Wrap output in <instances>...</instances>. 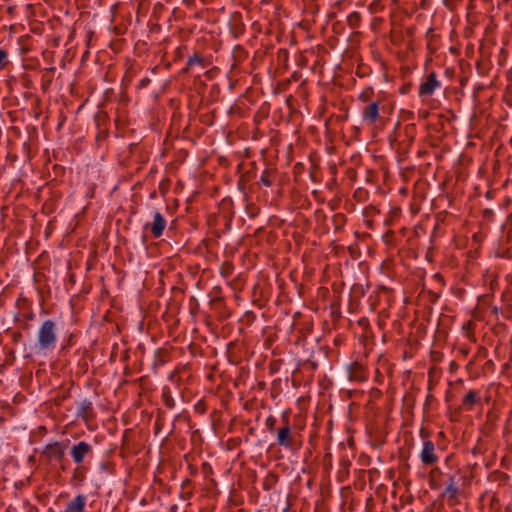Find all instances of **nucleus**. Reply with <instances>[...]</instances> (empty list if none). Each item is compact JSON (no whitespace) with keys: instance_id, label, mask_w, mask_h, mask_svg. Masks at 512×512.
Masks as SVG:
<instances>
[{"instance_id":"f257e3e1","label":"nucleus","mask_w":512,"mask_h":512,"mask_svg":"<svg viewBox=\"0 0 512 512\" xmlns=\"http://www.w3.org/2000/svg\"><path fill=\"white\" fill-rule=\"evenodd\" d=\"M56 324L54 321L45 320L38 332V346L41 350L53 349L56 345Z\"/></svg>"},{"instance_id":"f03ea898","label":"nucleus","mask_w":512,"mask_h":512,"mask_svg":"<svg viewBox=\"0 0 512 512\" xmlns=\"http://www.w3.org/2000/svg\"><path fill=\"white\" fill-rule=\"evenodd\" d=\"M199 298L202 304H207L211 310L218 313L221 317L229 314L226 310L225 299L221 295V290H212L207 295H200Z\"/></svg>"},{"instance_id":"7ed1b4c3","label":"nucleus","mask_w":512,"mask_h":512,"mask_svg":"<svg viewBox=\"0 0 512 512\" xmlns=\"http://www.w3.org/2000/svg\"><path fill=\"white\" fill-rule=\"evenodd\" d=\"M284 425L277 430V444L286 449H292L294 445V436L290 428L289 416L284 413L282 415Z\"/></svg>"},{"instance_id":"20e7f679","label":"nucleus","mask_w":512,"mask_h":512,"mask_svg":"<svg viewBox=\"0 0 512 512\" xmlns=\"http://www.w3.org/2000/svg\"><path fill=\"white\" fill-rule=\"evenodd\" d=\"M441 86L435 72L429 73L419 86V97L431 96Z\"/></svg>"},{"instance_id":"39448f33","label":"nucleus","mask_w":512,"mask_h":512,"mask_svg":"<svg viewBox=\"0 0 512 512\" xmlns=\"http://www.w3.org/2000/svg\"><path fill=\"white\" fill-rule=\"evenodd\" d=\"M92 450L93 448L89 443L80 441L71 447L70 455L74 463L81 465L84 462L85 457L92 453Z\"/></svg>"},{"instance_id":"423d86ee","label":"nucleus","mask_w":512,"mask_h":512,"mask_svg":"<svg viewBox=\"0 0 512 512\" xmlns=\"http://www.w3.org/2000/svg\"><path fill=\"white\" fill-rule=\"evenodd\" d=\"M66 446L61 442L47 444L42 452V457L48 461H62Z\"/></svg>"},{"instance_id":"0eeeda50","label":"nucleus","mask_w":512,"mask_h":512,"mask_svg":"<svg viewBox=\"0 0 512 512\" xmlns=\"http://www.w3.org/2000/svg\"><path fill=\"white\" fill-rule=\"evenodd\" d=\"M435 450V444L431 440L424 441L420 453V460L424 465L431 466L438 461L439 458Z\"/></svg>"},{"instance_id":"6e6552de","label":"nucleus","mask_w":512,"mask_h":512,"mask_svg":"<svg viewBox=\"0 0 512 512\" xmlns=\"http://www.w3.org/2000/svg\"><path fill=\"white\" fill-rule=\"evenodd\" d=\"M211 65L209 58L202 56L200 53L195 52L190 56L186 62V66L181 69L180 73H188L195 66L204 69Z\"/></svg>"},{"instance_id":"1a4fd4ad","label":"nucleus","mask_w":512,"mask_h":512,"mask_svg":"<svg viewBox=\"0 0 512 512\" xmlns=\"http://www.w3.org/2000/svg\"><path fill=\"white\" fill-rule=\"evenodd\" d=\"M166 225V219L157 211L154 213L153 221L151 223H147L146 227L150 228V232L154 238H160L163 235Z\"/></svg>"},{"instance_id":"9d476101","label":"nucleus","mask_w":512,"mask_h":512,"mask_svg":"<svg viewBox=\"0 0 512 512\" xmlns=\"http://www.w3.org/2000/svg\"><path fill=\"white\" fill-rule=\"evenodd\" d=\"M481 402L479 391L471 389L464 396L460 409L463 411H471L476 404Z\"/></svg>"},{"instance_id":"9b49d317","label":"nucleus","mask_w":512,"mask_h":512,"mask_svg":"<svg viewBox=\"0 0 512 512\" xmlns=\"http://www.w3.org/2000/svg\"><path fill=\"white\" fill-rule=\"evenodd\" d=\"M77 416L83 419L86 423L95 417L93 404L90 400L84 399L78 406Z\"/></svg>"},{"instance_id":"f8f14e48","label":"nucleus","mask_w":512,"mask_h":512,"mask_svg":"<svg viewBox=\"0 0 512 512\" xmlns=\"http://www.w3.org/2000/svg\"><path fill=\"white\" fill-rule=\"evenodd\" d=\"M379 117V104L377 102L368 104L362 111L363 120L369 124H374Z\"/></svg>"},{"instance_id":"ddd939ff","label":"nucleus","mask_w":512,"mask_h":512,"mask_svg":"<svg viewBox=\"0 0 512 512\" xmlns=\"http://www.w3.org/2000/svg\"><path fill=\"white\" fill-rule=\"evenodd\" d=\"M349 378L356 381H365L367 379V373L364 366L358 362H354L349 366L348 369Z\"/></svg>"},{"instance_id":"4468645a","label":"nucleus","mask_w":512,"mask_h":512,"mask_svg":"<svg viewBox=\"0 0 512 512\" xmlns=\"http://www.w3.org/2000/svg\"><path fill=\"white\" fill-rule=\"evenodd\" d=\"M86 506V496L83 494L77 495L72 501L67 503L63 512H84Z\"/></svg>"},{"instance_id":"2eb2a0df","label":"nucleus","mask_w":512,"mask_h":512,"mask_svg":"<svg viewBox=\"0 0 512 512\" xmlns=\"http://www.w3.org/2000/svg\"><path fill=\"white\" fill-rule=\"evenodd\" d=\"M270 290H252L251 299L254 304L262 308L269 300Z\"/></svg>"},{"instance_id":"dca6fc26","label":"nucleus","mask_w":512,"mask_h":512,"mask_svg":"<svg viewBox=\"0 0 512 512\" xmlns=\"http://www.w3.org/2000/svg\"><path fill=\"white\" fill-rule=\"evenodd\" d=\"M275 180V171L272 169H265L260 176V183L266 187H270Z\"/></svg>"},{"instance_id":"f3484780","label":"nucleus","mask_w":512,"mask_h":512,"mask_svg":"<svg viewBox=\"0 0 512 512\" xmlns=\"http://www.w3.org/2000/svg\"><path fill=\"white\" fill-rule=\"evenodd\" d=\"M86 478V471L85 468L81 465H78L72 473V481H75L77 483H81Z\"/></svg>"},{"instance_id":"a211bd4d","label":"nucleus","mask_w":512,"mask_h":512,"mask_svg":"<svg viewBox=\"0 0 512 512\" xmlns=\"http://www.w3.org/2000/svg\"><path fill=\"white\" fill-rule=\"evenodd\" d=\"M445 493L449 495V498H454L457 495L458 487L456 485L454 476L449 477L448 485L445 489Z\"/></svg>"},{"instance_id":"6ab92c4d","label":"nucleus","mask_w":512,"mask_h":512,"mask_svg":"<svg viewBox=\"0 0 512 512\" xmlns=\"http://www.w3.org/2000/svg\"><path fill=\"white\" fill-rule=\"evenodd\" d=\"M348 25L352 28H357L361 22V16L358 12H352L347 18Z\"/></svg>"},{"instance_id":"aec40b11","label":"nucleus","mask_w":512,"mask_h":512,"mask_svg":"<svg viewBox=\"0 0 512 512\" xmlns=\"http://www.w3.org/2000/svg\"><path fill=\"white\" fill-rule=\"evenodd\" d=\"M162 398H163L164 405L167 408L172 409L175 406L174 399L172 398V396L170 395V392L168 390H163Z\"/></svg>"},{"instance_id":"412c9836","label":"nucleus","mask_w":512,"mask_h":512,"mask_svg":"<svg viewBox=\"0 0 512 512\" xmlns=\"http://www.w3.org/2000/svg\"><path fill=\"white\" fill-rule=\"evenodd\" d=\"M9 63L8 52L5 49L0 48V70H4Z\"/></svg>"},{"instance_id":"4be33fe9","label":"nucleus","mask_w":512,"mask_h":512,"mask_svg":"<svg viewBox=\"0 0 512 512\" xmlns=\"http://www.w3.org/2000/svg\"><path fill=\"white\" fill-rule=\"evenodd\" d=\"M276 422H277L276 418L272 415H270L266 418L265 426L270 433H273L275 431Z\"/></svg>"},{"instance_id":"5701e85b","label":"nucleus","mask_w":512,"mask_h":512,"mask_svg":"<svg viewBox=\"0 0 512 512\" xmlns=\"http://www.w3.org/2000/svg\"><path fill=\"white\" fill-rule=\"evenodd\" d=\"M52 82V77H46V75L42 76V89L47 90Z\"/></svg>"},{"instance_id":"b1692460","label":"nucleus","mask_w":512,"mask_h":512,"mask_svg":"<svg viewBox=\"0 0 512 512\" xmlns=\"http://www.w3.org/2000/svg\"><path fill=\"white\" fill-rule=\"evenodd\" d=\"M500 297L502 300L510 301L512 299V290L501 291Z\"/></svg>"},{"instance_id":"393cba45","label":"nucleus","mask_w":512,"mask_h":512,"mask_svg":"<svg viewBox=\"0 0 512 512\" xmlns=\"http://www.w3.org/2000/svg\"><path fill=\"white\" fill-rule=\"evenodd\" d=\"M194 485H193V482L192 480L186 478L182 484H181V488L182 490H189V489H193Z\"/></svg>"},{"instance_id":"a878e982","label":"nucleus","mask_w":512,"mask_h":512,"mask_svg":"<svg viewBox=\"0 0 512 512\" xmlns=\"http://www.w3.org/2000/svg\"><path fill=\"white\" fill-rule=\"evenodd\" d=\"M192 494H193V489L182 490L181 496L183 499L188 500L192 497Z\"/></svg>"},{"instance_id":"bb28decb","label":"nucleus","mask_w":512,"mask_h":512,"mask_svg":"<svg viewBox=\"0 0 512 512\" xmlns=\"http://www.w3.org/2000/svg\"><path fill=\"white\" fill-rule=\"evenodd\" d=\"M433 278L438 282L439 285H444L443 276L440 273H435Z\"/></svg>"},{"instance_id":"cd10ccee","label":"nucleus","mask_w":512,"mask_h":512,"mask_svg":"<svg viewBox=\"0 0 512 512\" xmlns=\"http://www.w3.org/2000/svg\"><path fill=\"white\" fill-rule=\"evenodd\" d=\"M96 255H97V252H96V251H93V252H92V256H91V258H90V259L88 260V262H87V267H88V269H90V268H91V266L93 265V263H94V261H95V259H96Z\"/></svg>"},{"instance_id":"c85d7f7f","label":"nucleus","mask_w":512,"mask_h":512,"mask_svg":"<svg viewBox=\"0 0 512 512\" xmlns=\"http://www.w3.org/2000/svg\"><path fill=\"white\" fill-rule=\"evenodd\" d=\"M150 83V79L148 77H145L143 79L140 80V83H139V88H144L146 87L148 84Z\"/></svg>"},{"instance_id":"c756f323","label":"nucleus","mask_w":512,"mask_h":512,"mask_svg":"<svg viewBox=\"0 0 512 512\" xmlns=\"http://www.w3.org/2000/svg\"><path fill=\"white\" fill-rule=\"evenodd\" d=\"M176 229V221H172L168 227V231H174Z\"/></svg>"},{"instance_id":"7c9ffc66","label":"nucleus","mask_w":512,"mask_h":512,"mask_svg":"<svg viewBox=\"0 0 512 512\" xmlns=\"http://www.w3.org/2000/svg\"><path fill=\"white\" fill-rule=\"evenodd\" d=\"M189 470L191 475H195L197 473V468L193 465H189Z\"/></svg>"},{"instance_id":"2f4dec72","label":"nucleus","mask_w":512,"mask_h":512,"mask_svg":"<svg viewBox=\"0 0 512 512\" xmlns=\"http://www.w3.org/2000/svg\"><path fill=\"white\" fill-rule=\"evenodd\" d=\"M183 2L187 6H193L195 4V0H184Z\"/></svg>"},{"instance_id":"473e14b6","label":"nucleus","mask_w":512,"mask_h":512,"mask_svg":"<svg viewBox=\"0 0 512 512\" xmlns=\"http://www.w3.org/2000/svg\"><path fill=\"white\" fill-rule=\"evenodd\" d=\"M194 18H197V19H198V18H201V13H200V12H196V13L194 14Z\"/></svg>"},{"instance_id":"72a5a7b5","label":"nucleus","mask_w":512,"mask_h":512,"mask_svg":"<svg viewBox=\"0 0 512 512\" xmlns=\"http://www.w3.org/2000/svg\"><path fill=\"white\" fill-rule=\"evenodd\" d=\"M47 72H53L55 70V67H49L45 69Z\"/></svg>"},{"instance_id":"f704fd0d","label":"nucleus","mask_w":512,"mask_h":512,"mask_svg":"<svg viewBox=\"0 0 512 512\" xmlns=\"http://www.w3.org/2000/svg\"><path fill=\"white\" fill-rule=\"evenodd\" d=\"M488 297H489L488 295L481 296L482 301L486 302L488 300Z\"/></svg>"},{"instance_id":"c9c22d12","label":"nucleus","mask_w":512,"mask_h":512,"mask_svg":"<svg viewBox=\"0 0 512 512\" xmlns=\"http://www.w3.org/2000/svg\"><path fill=\"white\" fill-rule=\"evenodd\" d=\"M421 436H422V438H425V437H426L425 432H424V430H423V429L421 430Z\"/></svg>"},{"instance_id":"e433bc0d","label":"nucleus","mask_w":512,"mask_h":512,"mask_svg":"<svg viewBox=\"0 0 512 512\" xmlns=\"http://www.w3.org/2000/svg\"><path fill=\"white\" fill-rule=\"evenodd\" d=\"M20 337H21V334H20V333H19V334H17V335L15 336V341H17V339H18V338H20Z\"/></svg>"},{"instance_id":"4c0bfd02","label":"nucleus","mask_w":512,"mask_h":512,"mask_svg":"<svg viewBox=\"0 0 512 512\" xmlns=\"http://www.w3.org/2000/svg\"><path fill=\"white\" fill-rule=\"evenodd\" d=\"M205 467H209V464L208 463H204L203 464V469H205Z\"/></svg>"},{"instance_id":"58836bf2","label":"nucleus","mask_w":512,"mask_h":512,"mask_svg":"<svg viewBox=\"0 0 512 512\" xmlns=\"http://www.w3.org/2000/svg\"><path fill=\"white\" fill-rule=\"evenodd\" d=\"M283 53L285 56H287V54H288L287 50H283Z\"/></svg>"},{"instance_id":"ea45409f","label":"nucleus","mask_w":512,"mask_h":512,"mask_svg":"<svg viewBox=\"0 0 512 512\" xmlns=\"http://www.w3.org/2000/svg\"><path fill=\"white\" fill-rule=\"evenodd\" d=\"M493 310H494V312H497V307H496V306H494V307H493Z\"/></svg>"},{"instance_id":"a19ab883","label":"nucleus","mask_w":512,"mask_h":512,"mask_svg":"<svg viewBox=\"0 0 512 512\" xmlns=\"http://www.w3.org/2000/svg\"><path fill=\"white\" fill-rule=\"evenodd\" d=\"M452 512H461L460 510L456 509V510H453Z\"/></svg>"}]
</instances>
